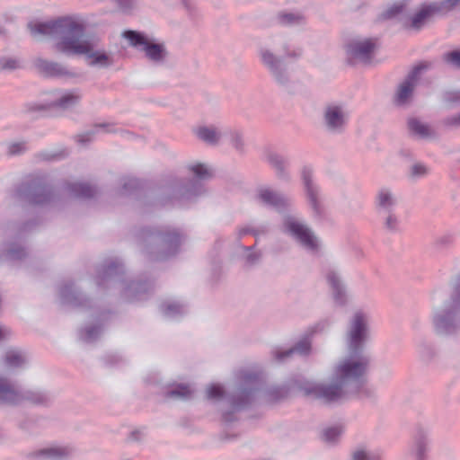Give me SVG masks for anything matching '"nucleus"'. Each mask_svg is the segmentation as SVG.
Returning a JSON list of instances; mask_svg holds the SVG:
<instances>
[{"label": "nucleus", "mask_w": 460, "mask_h": 460, "mask_svg": "<svg viewBox=\"0 0 460 460\" xmlns=\"http://www.w3.org/2000/svg\"><path fill=\"white\" fill-rule=\"evenodd\" d=\"M26 364L24 354L18 349H9L4 357V367L7 369L22 368Z\"/></svg>", "instance_id": "c85d7f7f"}, {"label": "nucleus", "mask_w": 460, "mask_h": 460, "mask_svg": "<svg viewBox=\"0 0 460 460\" xmlns=\"http://www.w3.org/2000/svg\"><path fill=\"white\" fill-rule=\"evenodd\" d=\"M129 44L137 50L145 53V56L153 62H162L167 56L164 44L156 43L151 38L136 31H126L123 33Z\"/></svg>", "instance_id": "f8f14e48"}, {"label": "nucleus", "mask_w": 460, "mask_h": 460, "mask_svg": "<svg viewBox=\"0 0 460 460\" xmlns=\"http://www.w3.org/2000/svg\"><path fill=\"white\" fill-rule=\"evenodd\" d=\"M264 232H265V229L259 230V229L252 227V226H247V227H243V228L240 229L239 237H242L248 234H252L257 236L259 234L264 233Z\"/></svg>", "instance_id": "864d4df0"}, {"label": "nucleus", "mask_w": 460, "mask_h": 460, "mask_svg": "<svg viewBox=\"0 0 460 460\" xmlns=\"http://www.w3.org/2000/svg\"><path fill=\"white\" fill-rule=\"evenodd\" d=\"M419 358L424 362H429L436 355L433 345L425 340H420L416 344Z\"/></svg>", "instance_id": "473e14b6"}, {"label": "nucleus", "mask_w": 460, "mask_h": 460, "mask_svg": "<svg viewBox=\"0 0 460 460\" xmlns=\"http://www.w3.org/2000/svg\"><path fill=\"white\" fill-rule=\"evenodd\" d=\"M46 393L39 390L20 391L6 379L0 378V403L18 404L29 402L34 404H42L48 401Z\"/></svg>", "instance_id": "9b49d317"}, {"label": "nucleus", "mask_w": 460, "mask_h": 460, "mask_svg": "<svg viewBox=\"0 0 460 460\" xmlns=\"http://www.w3.org/2000/svg\"><path fill=\"white\" fill-rule=\"evenodd\" d=\"M82 93L78 89L57 90L51 93L48 105L62 111L70 110L80 103Z\"/></svg>", "instance_id": "aec40b11"}, {"label": "nucleus", "mask_w": 460, "mask_h": 460, "mask_svg": "<svg viewBox=\"0 0 460 460\" xmlns=\"http://www.w3.org/2000/svg\"><path fill=\"white\" fill-rule=\"evenodd\" d=\"M442 15H445L454 8L460 6V0H443L436 2Z\"/></svg>", "instance_id": "c03bdc74"}, {"label": "nucleus", "mask_w": 460, "mask_h": 460, "mask_svg": "<svg viewBox=\"0 0 460 460\" xmlns=\"http://www.w3.org/2000/svg\"><path fill=\"white\" fill-rule=\"evenodd\" d=\"M138 186V181L134 178H125L123 180V194H127L129 190L136 189Z\"/></svg>", "instance_id": "3c124183"}, {"label": "nucleus", "mask_w": 460, "mask_h": 460, "mask_svg": "<svg viewBox=\"0 0 460 460\" xmlns=\"http://www.w3.org/2000/svg\"><path fill=\"white\" fill-rule=\"evenodd\" d=\"M302 181L310 206L315 212H319L318 187L314 182L313 172L311 169H303Z\"/></svg>", "instance_id": "393cba45"}, {"label": "nucleus", "mask_w": 460, "mask_h": 460, "mask_svg": "<svg viewBox=\"0 0 460 460\" xmlns=\"http://www.w3.org/2000/svg\"><path fill=\"white\" fill-rule=\"evenodd\" d=\"M98 285L108 288H117L130 301L142 299V295L151 288V284L147 282L128 284L124 279V268L117 260L102 267L98 276Z\"/></svg>", "instance_id": "6e6552de"}, {"label": "nucleus", "mask_w": 460, "mask_h": 460, "mask_svg": "<svg viewBox=\"0 0 460 460\" xmlns=\"http://www.w3.org/2000/svg\"><path fill=\"white\" fill-rule=\"evenodd\" d=\"M406 129L409 137L417 141L431 142L438 138L435 128L418 117H410L407 119Z\"/></svg>", "instance_id": "a211bd4d"}, {"label": "nucleus", "mask_w": 460, "mask_h": 460, "mask_svg": "<svg viewBox=\"0 0 460 460\" xmlns=\"http://www.w3.org/2000/svg\"><path fill=\"white\" fill-rule=\"evenodd\" d=\"M446 124L454 128H460V113L447 118Z\"/></svg>", "instance_id": "4d7b16f0"}, {"label": "nucleus", "mask_w": 460, "mask_h": 460, "mask_svg": "<svg viewBox=\"0 0 460 460\" xmlns=\"http://www.w3.org/2000/svg\"><path fill=\"white\" fill-rule=\"evenodd\" d=\"M304 16L298 13L283 12L278 15V22L282 25L293 26L304 23Z\"/></svg>", "instance_id": "c9c22d12"}, {"label": "nucleus", "mask_w": 460, "mask_h": 460, "mask_svg": "<svg viewBox=\"0 0 460 460\" xmlns=\"http://www.w3.org/2000/svg\"><path fill=\"white\" fill-rule=\"evenodd\" d=\"M376 49V43L370 39H358L347 45V54L349 58L363 64H369Z\"/></svg>", "instance_id": "6ab92c4d"}, {"label": "nucleus", "mask_w": 460, "mask_h": 460, "mask_svg": "<svg viewBox=\"0 0 460 460\" xmlns=\"http://www.w3.org/2000/svg\"><path fill=\"white\" fill-rule=\"evenodd\" d=\"M101 333V329L98 326H92L82 331L80 338L85 342H93L97 340Z\"/></svg>", "instance_id": "79ce46f5"}, {"label": "nucleus", "mask_w": 460, "mask_h": 460, "mask_svg": "<svg viewBox=\"0 0 460 460\" xmlns=\"http://www.w3.org/2000/svg\"><path fill=\"white\" fill-rule=\"evenodd\" d=\"M282 231L304 249L317 252L321 248V241L308 224L296 213L284 215Z\"/></svg>", "instance_id": "1a4fd4ad"}, {"label": "nucleus", "mask_w": 460, "mask_h": 460, "mask_svg": "<svg viewBox=\"0 0 460 460\" xmlns=\"http://www.w3.org/2000/svg\"><path fill=\"white\" fill-rule=\"evenodd\" d=\"M100 40L95 37H88L76 55H84L88 65L102 68L113 64L112 56L100 47Z\"/></svg>", "instance_id": "4468645a"}, {"label": "nucleus", "mask_w": 460, "mask_h": 460, "mask_svg": "<svg viewBox=\"0 0 460 460\" xmlns=\"http://www.w3.org/2000/svg\"><path fill=\"white\" fill-rule=\"evenodd\" d=\"M138 244L152 261H164L180 250L183 236L175 229H143L137 236Z\"/></svg>", "instance_id": "39448f33"}, {"label": "nucleus", "mask_w": 460, "mask_h": 460, "mask_svg": "<svg viewBox=\"0 0 460 460\" xmlns=\"http://www.w3.org/2000/svg\"><path fill=\"white\" fill-rule=\"evenodd\" d=\"M272 49L279 53L280 57H277L271 49L261 48L259 50L261 62L269 70L275 82L279 85L287 88L292 81V75L283 62V58L296 57L300 53L291 52L288 43L283 37H278L274 40Z\"/></svg>", "instance_id": "0eeeda50"}, {"label": "nucleus", "mask_w": 460, "mask_h": 460, "mask_svg": "<svg viewBox=\"0 0 460 460\" xmlns=\"http://www.w3.org/2000/svg\"><path fill=\"white\" fill-rule=\"evenodd\" d=\"M202 193V190H201V188H198V189H194V190H190V189H186V190H178L177 189V191L175 192V197L176 198H186L187 199H191L192 196H198V195H200Z\"/></svg>", "instance_id": "de8ad7c7"}, {"label": "nucleus", "mask_w": 460, "mask_h": 460, "mask_svg": "<svg viewBox=\"0 0 460 460\" xmlns=\"http://www.w3.org/2000/svg\"><path fill=\"white\" fill-rule=\"evenodd\" d=\"M378 216L381 217L383 226L386 231L394 233L399 230L400 219L396 213V210L380 213L378 214Z\"/></svg>", "instance_id": "7c9ffc66"}, {"label": "nucleus", "mask_w": 460, "mask_h": 460, "mask_svg": "<svg viewBox=\"0 0 460 460\" xmlns=\"http://www.w3.org/2000/svg\"><path fill=\"white\" fill-rule=\"evenodd\" d=\"M12 334V332L6 326L0 324V341L9 338Z\"/></svg>", "instance_id": "13d9d810"}, {"label": "nucleus", "mask_w": 460, "mask_h": 460, "mask_svg": "<svg viewBox=\"0 0 460 460\" xmlns=\"http://www.w3.org/2000/svg\"><path fill=\"white\" fill-rule=\"evenodd\" d=\"M20 199L31 203L42 205L52 200L53 194L50 190L40 181H32L22 184L17 190Z\"/></svg>", "instance_id": "f3484780"}, {"label": "nucleus", "mask_w": 460, "mask_h": 460, "mask_svg": "<svg viewBox=\"0 0 460 460\" xmlns=\"http://www.w3.org/2000/svg\"><path fill=\"white\" fill-rule=\"evenodd\" d=\"M374 203L377 214L385 213L386 211L396 210L399 199L391 188L384 186L377 190Z\"/></svg>", "instance_id": "412c9836"}, {"label": "nucleus", "mask_w": 460, "mask_h": 460, "mask_svg": "<svg viewBox=\"0 0 460 460\" xmlns=\"http://www.w3.org/2000/svg\"><path fill=\"white\" fill-rule=\"evenodd\" d=\"M26 252L24 248H22L21 245L17 243H12L5 252V258L9 261H17L22 260L23 257H25Z\"/></svg>", "instance_id": "ea45409f"}, {"label": "nucleus", "mask_w": 460, "mask_h": 460, "mask_svg": "<svg viewBox=\"0 0 460 460\" xmlns=\"http://www.w3.org/2000/svg\"><path fill=\"white\" fill-rule=\"evenodd\" d=\"M450 294L437 288L431 294V325L436 335L451 337L460 334V272L452 282Z\"/></svg>", "instance_id": "7ed1b4c3"}, {"label": "nucleus", "mask_w": 460, "mask_h": 460, "mask_svg": "<svg viewBox=\"0 0 460 460\" xmlns=\"http://www.w3.org/2000/svg\"><path fill=\"white\" fill-rule=\"evenodd\" d=\"M28 29L35 40H53L66 55H76L89 36L84 22L75 16H64L47 22H30Z\"/></svg>", "instance_id": "f03ea898"}, {"label": "nucleus", "mask_w": 460, "mask_h": 460, "mask_svg": "<svg viewBox=\"0 0 460 460\" xmlns=\"http://www.w3.org/2000/svg\"><path fill=\"white\" fill-rule=\"evenodd\" d=\"M109 125L107 124H97L94 125V127L92 129L86 130L79 135H77V141L83 146L87 145L88 143L92 142L94 136L100 132L106 131L110 132V129H106Z\"/></svg>", "instance_id": "72a5a7b5"}, {"label": "nucleus", "mask_w": 460, "mask_h": 460, "mask_svg": "<svg viewBox=\"0 0 460 460\" xmlns=\"http://www.w3.org/2000/svg\"><path fill=\"white\" fill-rule=\"evenodd\" d=\"M445 60L456 67H460V49L452 50L445 55Z\"/></svg>", "instance_id": "09e8293b"}, {"label": "nucleus", "mask_w": 460, "mask_h": 460, "mask_svg": "<svg viewBox=\"0 0 460 460\" xmlns=\"http://www.w3.org/2000/svg\"><path fill=\"white\" fill-rule=\"evenodd\" d=\"M428 66L427 64H420L410 71L406 78L398 85L395 92L394 102L396 105L403 106L411 102L413 91L420 79V75Z\"/></svg>", "instance_id": "2eb2a0df"}, {"label": "nucleus", "mask_w": 460, "mask_h": 460, "mask_svg": "<svg viewBox=\"0 0 460 460\" xmlns=\"http://www.w3.org/2000/svg\"><path fill=\"white\" fill-rule=\"evenodd\" d=\"M207 395L209 399H221L224 395V390L220 385H212L207 388Z\"/></svg>", "instance_id": "49530a36"}, {"label": "nucleus", "mask_w": 460, "mask_h": 460, "mask_svg": "<svg viewBox=\"0 0 460 460\" xmlns=\"http://www.w3.org/2000/svg\"><path fill=\"white\" fill-rule=\"evenodd\" d=\"M193 134L209 145H217L225 136V128L217 126H199L193 128Z\"/></svg>", "instance_id": "b1692460"}, {"label": "nucleus", "mask_w": 460, "mask_h": 460, "mask_svg": "<svg viewBox=\"0 0 460 460\" xmlns=\"http://www.w3.org/2000/svg\"><path fill=\"white\" fill-rule=\"evenodd\" d=\"M57 155H51L50 156L48 157V159H52V158H55Z\"/></svg>", "instance_id": "bf43d9fd"}, {"label": "nucleus", "mask_w": 460, "mask_h": 460, "mask_svg": "<svg viewBox=\"0 0 460 460\" xmlns=\"http://www.w3.org/2000/svg\"><path fill=\"white\" fill-rule=\"evenodd\" d=\"M342 428L341 426L329 427L323 429L322 438L328 443L335 442L342 434Z\"/></svg>", "instance_id": "a19ab883"}, {"label": "nucleus", "mask_w": 460, "mask_h": 460, "mask_svg": "<svg viewBox=\"0 0 460 460\" xmlns=\"http://www.w3.org/2000/svg\"><path fill=\"white\" fill-rule=\"evenodd\" d=\"M48 67L53 75H61L65 74V67L58 63H50Z\"/></svg>", "instance_id": "6e6d98bb"}, {"label": "nucleus", "mask_w": 460, "mask_h": 460, "mask_svg": "<svg viewBox=\"0 0 460 460\" xmlns=\"http://www.w3.org/2000/svg\"><path fill=\"white\" fill-rule=\"evenodd\" d=\"M59 297L61 303L70 305L75 307L85 306L88 300L77 294L75 285L72 282L64 283L59 289Z\"/></svg>", "instance_id": "a878e982"}, {"label": "nucleus", "mask_w": 460, "mask_h": 460, "mask_svg": "<svg viewBox=\"0 0 460 460\" xmlns=\"http://www.w3.org/2000/svg\"><path fill=\"white\" fill-rule=\"evenodd\" d=\"M286 393L287 391L281 387H266L260 376L246 372L242 376L240 385L227 395V401L234 410L238 411L257 402L278 401L283 398Z\"/></svg>", "instance_id": "20e7f679"}, {"label": "nucleus", "mask_w": 460, "mask_h": 460, "mask_svg": "<svg viewBox=\"0 0 460 460\" xmlns=\"http://www.w3.org/2000/svg\"><path fill=\"white\" fill-rule=\"evenodd\" d=\"M330 323L327 320L318 322L308 330V333L299 340L292 348L288 349H276L272 352L273 358L277 362H284L290 358L294 354L307 356L312 349L311 336L316 332H323L328 330Z\"/></svg>", "instance_id": "ddd939ff"}, {"label": "nucleus", "mask_w": 460, "mask_h": 460, "mask_svg": "<svg viewBox=\"0 0 460 460\" xmlns=\"http://www.w3.org/2000/svg\"><path fill=\"white\" fill-rule=\"evenodd\" d=\"M113 3H115L122 11H128L131 9L136 0H111Z\"/></svg>", "instance_id": "603ef678"}, {"label": "nucleus", "mask_w": 460, "mask_h": 460, "mask_svg": "<svg viewBox=\"0 0 460 460\" xmlns=\"http://www.w3.org/2000/svg\"><path fill=\"white\" fill-rule=\"evenodd\" d=\"M70 196L79 199H90L96 194V190L88 183L74 181L66 184Z\"/></svg>", "instance_id": "cd10ccee"}, {"label": "nucleus", "mask_w": 460, "mask_h": 460, "mask_svg": "<svg viewBox=\"0 0 460 460\" xmlns=\"http://www.w3.org/2000/svg\"><path fill=\"white\" fill-rule=\"evenodd\" d=\"M351 460H377V457L365 448L358 447L352 453Z\"/></svg>", "instance_id": "a18cd8bd"}, {"label": "nucleus", "mask_w": 460, "mask_h": 460, "mask_svg": "<svg viewBox=\"0 0 460 460\" xmlns=\"http://www.w3.org/2000/svg\"><path fill=\"white\" fill-rule=\"evenodd\" d=\"M71 454V449L65 447H51L41 449L35 453L36 456L43 457L51 460H59L68 456Z\"/></svg>", "instance_id": "c756f323"}, {"label": "nucleus", "mask_w": 460, "mask_h": 460, "mask_svg": "<svg viewBox=\"0 0 460 460\" xmlns=\"http://www.w3.org/2000/svg\"><path fill=\"white\" fill-rule=\"evenodd\" d=\"M246 252L244 255L245 262L249 266H253L261 261V252L259 251L253 250V247H244Z\"/></svg>", "instance_id": "37998d69"}, {"label": "nucleus", "mask_w": 460, "mask_h": 460, "mask_svg": "<svg viewBox=\"0 0 460 460\" xmlns=\"http://www.w3.org/2000/svg\"><path fill=\"white\" fill-rule=\"evenodd\" d=\"M430 172L429 166L422 163H414L410 167L409 175L412 180H418L426 177Z\"/></svg>", "instance_id": "58836bf2"}, {"label": "nucleus", "mask_w": 460, "mask_h": 460, "mask_svg": "<svg viewBox=\"0 0 460 460\" xmlns=\"http://www.w3.org/2000/svg\"><path fill=\"white\" fill-rule=\"evenodd\" d=\"M369 323L367 312L358 309L353 313L344 334L349 354L333 364L329 382L298 384L297 388L305 396L325 405H337L368 394L366 384L370 357L363 350L369 339Z\"/></svg>", "instance_id": "f257e3e1"}, {"label": "nucleus", "mask_w": 460, "mask_h": 460, "mask_svg": "<svg viewBox=\"0 0 460 460\" xmlns=\"http://www.w3.org/2000/svg\"><path fill=\"white\" fill-rule=\"evenodd\" d=\"M24 150L23 143H13L8 146V153L10 155H19Z\"/></svg>", "instance_id": "5fc2aeb1"}, {"label": "nucleus", "mask_w": 460, "mask_h": 460, "mask_svg": "<svg viewBox=\"0 0 460 460\" xmlns=\"http://www.w3.org/2000/svg\"><path fill=\"white\" fill-rule=\"evenodd\" d=\"M225 132L226 133L224 137H226L228 139V141L235 150L243 152L244 147V142L242 132L237 129H232L228 128H225Z\"/></svg>", "instance_id": "f704fd0d"}, {"label": "nucleus", "mask_w": 460, "mask_h": 460, "mask_svg": "<svg viewBox=\"0 0 460 460\" xmlns=\"http://www.w3.org/2000/svg\"><path fill=\"white\" fill-rule=\"evenodd\" d=\"M193 390L190 385H178L167 393L169 398L174 400H187L191 397Z\"/></svg>", "instance_id": "e433bc0d"}, {"label": "nucleus", "mask_w": 460, "mask_h": 460, "mask_svg": "<svg viewBox=\"0 0 460 460\" xmlns=\"http://www.w3.org/2000/svg\"><path fill=\"white\" fill-rule=\"evenodd\" d=\"M18 67V61L13 58H0V68L3 70H13Z\"/></svg>", "instance_id": "8fccbe9b"}, {"label": "nucleus", "mask_w": 460, "mask_h": 460, "mask_svg": "<svg viewBox=\"0 0 460 460\" xmlns=\"http://www.w3.org/2000/svg\"><path fill=\"white\" fill-rule=\"evenodd\" d=\"M431 444V430L428 426L415 427L410 446V455L414 460H427Z\"/></svg>", "instance_id": "dca6fc26"}, {"label": "nucleus", "mask_w": 460, "mask_h": 460, "mask_svg": "<svg viewBox=\"0 0 460 460\" xmlns=\"http://www.w3.org/2000/svg\"><path fill=\"white\" fill-rule=\"evenodd\" d=\"M350 111L342 102L327 103L322 112V127L332 136L342 135L349 125Z\"/></svg>", "instance_id": "9d476101"}, {"label": "nucleus", "mask_w": 460, "mask_h": 460, "mask_svg": "<svg viewBox=\"0 0 460 460\" xmlns=\"http://www.w3.org/2000/svg\"><path fill=\"white\" fill-rule=\"evenodd\" d=\"M160 309L168 319H178L185 313L184 305L175 302L164 303Z\"/></svg>", "instance_id": "2f4dec72"}, {"label": "nucleus", "mask_w": 460, "mask_h": 460, "mask_svg": "<svg viewBox=\"0 0 460 460\" xmlns=\"http://www.w3.org/2000/svg\"><path fill=\"white\" fill-rule=\"evenodd\" d=\"M326 280L332 289L334 301L340 305H344L346 303V291L339 270L335 268H330L326 272Z\"/></svg>", "instance_id": "5701e85b"}, {"label": "nucleus", "mask_w": 460, "mask_h": 460, "mask_svg": "<svg viewBox=\"0 0 460 460\" xmlns=\"http://www.w3.org/2000/svg\"><path fill=\"white\" fill-rule=\"evenodd\" d=\"M258 199L264 205L271 207L279 212L288 210L292 205L290 199L269 188L261 189L258 192Z\"/></svg>", "instance_id": "4be33fe9"}, {"label": "nucleus", "mask_w": 460, "mask_h": 460, "mask_svg": "<svg viewBox=\"0 0 460 460\" xmlns=\"http://www.w3.org/2000/svg\"><path fill=\"white\" fill-rule=\"evenodd\" d=\"M189 169L199 180H208L212 177V170L206 164L195 163L190 164Z\"/></svg>", "instance_id": "4c0bfd02"}, {"label": "nucleus", "mask_w": 460, "mask_h": 460, "mask_svg": "<svg viewBox=\"0 0 460 460\" xmlns=\"http://www.w3.org/2000/svg\"><path fill=\"white\" fill-rule=\"evenodd\" d=\"M265 157L266 161L274 168L279 179L284 181L289 179V174L287 171L288 161L283 155L275 151L269 150L265 154Z\"/></svg>", "instance_id": "bb28decb"}, {"label": "nucleus", "mask_w": 460, "mask_h": 460, "mask_svg": "<svg viewBox=\"0 0 460 460\" xmlns=\"http://www.w3.org/2000/svg\"><path fill=\"white\" fill-rule=\"evenodd\" d=\"M383 16L386 19L397 18L405 28L420 31L437 16H442L436 2L424 3L416 7L396 4L387 8Z\"/></svg>", "instance_id": "423d86ee"}]
</instances>
